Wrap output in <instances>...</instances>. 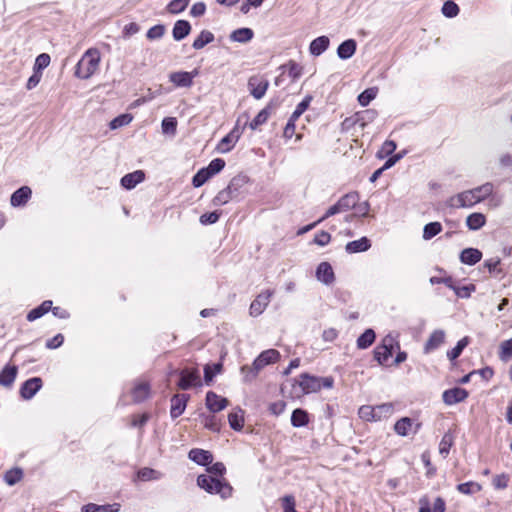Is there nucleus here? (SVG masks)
Here are the masks:
<instances>
[{
    "instance_id": "1",
    "label": "nucleus",
    "mask_w": 512,
    "mask_h": 512,
    "mask_svg": "<svg viewBox=\"0 0 512 512\" xmlns=\"http://www.w3.org/2000/svg\"><path fill=\"white\" fill-rule=\"evenodd\" d=\"M493 188V184L487 182L474 189L451 196L447 199L446 205L454 209L470 208L489 197L493 193Z\"/></svg>"
},
{
    "instance_id": "2",
    "label": "nucleus",
    "mask_w": 512,
    "mask_h": 512,
    "mask_svg": "<svg viewBox=\"0 0 512 512\" xmlns=\"http://www.w3.org/2000/svg\"><path fill=\"white\" fill-rule=\"evenodd\" d=\"M290 385L289 395L291 398L298 399L305 394L315 393L321 389L320 377L302 374L298 379H294L285 384L282 388L285 391Z\"/></svg>"
},
{
    "instance_id": "3",
    "label": "nucleus",
    "mask_w": 512,
    "mask_h": 512,
    "mask_svg": "<svg viewBox=\"0 0 512 512\" xmlns=\"http://www.w3.org/2000/svg\"><path fill=\"white\" fill-rule=\"evenodd\" d=\"M101 55L98 49H88L75 67V76L79 79H89L99 69Z\"/></svg>"
},
{
    "instance_id": "4",
    "label": "nucleus",
    "mask_w": 512,
    "mask_h": 512,
    "mask_svg": "<svg viewBox=\"0 0 512 512\" xmlns=\"http://www.w3.org/2000/svg\"><path fill=\"white\" fill-rule=\"evenodd\" d=\"M197 484L210 494H218L222 499L232 495V487L225 480L218 479L212 475H200L197 478Z\"/></svg>"
},
{
    "instance_id": "5",
    "label": "nucleus",
    "mask_w": 512,
    "mask_h": 512,
    "mask_svg": "<svg viewBox=\"0 0 512 512\" xmlns=\"http://www.w3.org/2000/svg\"><path fill=\"white\" fill-rule=\"evenodd\" d=\"M245 182L244 176H237L232 179L230 184L215 196L213 202L215 205H224L237 196L238 187Z\"/></svg>"
},
{
    "instance_id": "6",
    "label": "nucleus",
    "mask_w": 512,
    "mask_h": 512,
    "mask_svg": "<svg viewBox=\"0 0 512 512\" xmlns=\"http://www.w3.org/2000/svg\"><path fill=\"white\" fill-rule=\"evenodd\" d=\"M201 385V377L198 369L186 368L180 372V381L178 383L179 388L187 390L191 387H200Z\"/></svg>"
},
{
    "instance_id": "7",
    "label": "nucleus",
    "mask_w": 512,
    "mask_h": 512,
    "mask_svg": "<svg viewBox=\"0 0 512 512\" xmlns=\"http://www.w3.org/2000/svg\"><path fill=\"white\" fill-rule=\"evenodd\" d=\"M394 345V339L390 336H386L380 345H378L374 350V358L378 361L379 364L384 365L392 356Z\"/></svg>"
},
{
    "instance_id": "8",
    "label": "nucleus",
    "mask_w": 512,
    "mask_h": 512,
    "mask_svg": "<svg viewBox=\"0 0 512 512\" xmlns=\"http://www.w3.org/2000/svg\"><path fill=\"white\" fill-rule=\"evenodd\" d=\"M198 75V70L195 69L191 72L186 71H178L173 72L169 75V80L176 87H191L193 84V79Z\"/></svg>"
},
{
    "instance_id": "9",
    "label": "nucleus",
    "mask_w": 512,
    "mask_h": 512,
    "mask_svg": "<svg viewBox=\"0 0 512 512\" xmlns=\"http://www.w3.org/2000/svg\"><path fill=\"white\" fill-rule=\"evenodd\" d=\"M228 400L215 392L209 391L206 394V407L212 412H220L228 406Z\"/></svg>"
},
{
    "instance_id": "10",
    "label": "nucleus",
    "mask_w": 512,
    "mask_h": 512,
    "mask_svg": "<svg viewBox=\"0 0 512 512\" xmlns=\"http://www.w3.org/2000/svg\"><path fill=\"white\" fill-rule=\"evenodd\" d=\"M468 397V391L464 388L455 387L443 392L442 398L445 404L454 405L464 401Z\"/></svg>"
},
{
    "instance_id": "11",
    "label": "nucleus",
    "mask_w": 512,
    "mask_h": 512,
    "mask_svg": "<svg viewBox=\"0 0 512 512\" xmlns=\"http://www.w3.org/2000/svg\"><path fill=\"white\" fill-rule=\"evenodd\" d=\"M189 396L186 394H176L171 399L170 414L172 418L179 417L186 408Z\"/></svg>"
},
{
    "instance_id": "12",
    "label": "nucleus",
    "mask_w": 512,
    "mask_h": 512,
    "mask_svg": "<svg viewBox=\"0 0 512 512\" xmlns=\"http://www.w3.org/2000/svg\"><path fill=\"white\" fill-rule=\"evenodd\" d=\"M42 387V380L38 377L27 380L21 387L20 393L24 399H31Z\"/></svg>"
},
{
    "instance_id": "13",
    "label": "nucleus",
    "mask_w": 512,
    "mask_h": 512,
    "mask_svg": "<svg viewBox=\"0 0 512 512\" xmlns=\"http://www.w3.org/2000/svg\"><path fill=\"white\" fill-rule=\"evenodd\" d=\"M316 277L326 285L333 283L335 275L332 266L328 262H321L317 267Z\"/></svg>"
},
{
    "instance_id": "14",
    "label": "nucleus",
    "mask_w": 512,
    "mask_h": 512,
    "mask_svg": "<svg viewBox=\"0 0 512 512\" xmlns=\"http://www.w3.org/2000/svg\"><path fill=\"white\" fill-rule=\"evenodd\" d=\"M420 508L419 512H445L446 503L443 498L437 497L433 503V507H430V503L427 497H422L419 500Z\"/></svg>"
},
{
    "instance_id": "15",
    "label": "nucleus",
    "mask_w": 512,
    "mask_h": 512,
    "mask_svg": "<svg viewBox=\"0 0 512 512\" xmlns=\"http://www.w3.org/2000/svg\"><path fill=\"white\" fill-rule=\"evenodd\" d=\"M145 179V173L142 170H136L132 173H128L121 179V185L125 189H133L137 184L143 182Z\"/></svg>"
},
{
    "instance_id": "16",
    "label": "nucleus",
    "mask_w": 512,
    "mask_h": 512,
    "mask_svg": "<svg viewBox=\"0 0 512 512\" xmlns=\"http://www.w3.org/2000/svg\"><path fill=\"white\" fill-rule=\"evenodd\" d=\"M18 368L15 365H6L0 372V385L10 387L16 379Z\"/></svg>"
},
{
    "instance_id": "17",
    "label": "nucleus",
    "mask_w": 512,
    "mask_h": 512,
    "mask_svg": "<svg viewBox=\"0 0 512 512\" xmlns=\"http://www.w3.org/2000/svg\"><path fill=\"white\" fill-rule=\"evenodd\" d=\"M238 138H239V133L236 129H234L228 135H226L225 137H223L221 139V141L217 145V151L219 153L229 152L236 144Z\"/></svg>"
},
{
    "instance_id": "18",
    "label": "nucleus",
    "mask_w": 512,
    "mask_h": 512,
    "mask_svg": "<svg viewBox=\"0 0 512 512\" xmlns=\"http://www.w3.org/2000/svg\"><path fill=\"white\" fill-rule=\"evenodd\" d=\"M444 340L445 333L443 330L433 331L424 346V352L430 353L431 351L437 349L441 344L444 343Z\"/></svg>"
},
{
    "instance_id": "19",
    "label": "nucleus",
    "mask_w": 512,
    "mask_h": 512,
    "mask_svg": "<svg viewBox=\"0 0 512 512\" xmlns=\"http://www.w3.org/2000/svg\"><path fill=\"white\" fill-rule=\"evenodd\" d=\"M32 191L28 186H23L16 190L11 196V205L14 207L25 204L31 197Z\"/></svg>"
},
{
    "instance_id": "20",
    "label": "nucleus",
    "mask_w": 512,
    "mask_h": 512,
    "mask_svg": "<svg viewBox=\"0 0 512 512\" xmlns=\"http://www.w3.org/2000/svg\"><path fill=\"white\" fill-rule=\"evenodd\" d=\"M356 47V41L353 39H348L339 45L337 49V55L340 59H349L355 54Z\"/></svg>"
},
{
    "instance_id": "21",
    "label": "nucleus",
    "mask_w": 512,
    "mask_h": 512,
    "mask_svg": "<svg viewBox=\"0 0 512 512\" xmlns=\"http://www.w3.org/2000/svg\"><path fill=\"white\" fill-rule=\"evenodd\" d=\"M280 358V353L275 349H268L258 355V369L276 363Z\"/></svg>"
},
{
    "instance_id": "22",
    "label": "nucleus",
    "mask_w": 512,
    "mask_h": 512,
    "mask_svg": "<svg viewBox=\"0 0 512 512\" xmlns=\"http://www.w3.org/2000/svg\"><path fill=\"white\" fill-rule=\"evenodd\" d=\"M330 40L327 36H320L314 39L309 46V51L314 56L321 55L329 47Z\"/></svg>"
},
{
    "instance_id": "23",
    "label": "nucleus",
    "mask_w": 512,
    "mask_h": 512,
    "mask_svg": "<svg viewBox=\"0 0 512 512\" xmlns=\"http://www.w3.org/2000/svg\"><path fill=\"white\" fill-rule=\"evenodd\" d=\"M359 201V194L357 192H350L342 196L338 201V206L341 212H345L354 208Z\"/></svg>"
},
{
    "instance_id": "24",
    "label": "nucleus",
    "mask_w": 512,
    "mask_h": 512,
    "mask_svg": "<svg viewBox=\"0 0 512 512\" xmlns=\"http://www.w3.org/2000/svg\"><path fill=\"white\" fill-rule=\"evenodd\" d=\"M482 258V253L475 248H466L460 254V260L467 265H474Z\"/></svg>"
},
{
    "instance_id": "25",
    "label": "nucleus",
    "mask_w": 512,
    "mask_h": 512,
    "mask_svg": "<svg viewBox=\"0 0 512 512\" xmlns=\"http://www.w3.org/2000/svg\"><path fill=\"white\" fill-rule=\"evenodd\" d=\"M254 37V31L250 28H239L230 34V40L237 43H247Z\"/></svg>"
},
{
    "instance_id": "26",
    "label": "nucleus",
    "mask_w": 512,
    "mask_h": 512,
    "mask_svg": "<svg viewBox=\"0 0 512 512\" xmlns=\"http://www.w3.org/2000/svg\"><path fill=\"white\" fill-rule=\"evenodd\" d=\"M189 458L200 465H207L213 460L212 454L202 449H192L189 452Z\"/></svg>"
},
{
    "instance_id": "27",
    "label": "nucleus",
    "mask_w": 512,
    "mask_h": 512,
    "mask_svg": "<svg viewBox=\"0 0 512 512\" xmlns=\"http://www.w3.org/2000/svg\"><path fill=\"white\" fill-rule=\"evenodd\" d=\"M191 30V26L188 21L178 20L173 27V37L175 40L179 41L184 39Z\"/></svg>"
},
{
    "instance_id": "28",
    "label": "nucleus",
    "mask_w": 512,
    "mask_h": 512,
    "mask_svg": "<svg viewBox=\"0 0 512 512\" xmlns=\"http://www.w3.org/2000/svg\"><path fill=\"white\" fill-rule=\"evenodd\" d=\"M309 423V415L307 411L297 408L292 412L291 424L293 427H304Z\"/></svg>"
},
{
    "instance_id": "29",
    "label": "nucleus",
    "mask_w": 512,
    "mask_h": 512,
    "mask_svg": "<svg viewBox=\"0 0 512 512\" xmlns=\"http://www.w3.org/2000/svg\"><path fill=\"white\" fill-rule=\"evenodd\" d=\"M486 223V217L482 213H472L466 218V225L470 230H478Z\"/></svg>"
},
{
    "instance_id": "30",
    "label": "nucleus",
    "mask_w": 512,
    "mask_h": 512,
    "mask_svg": "<svg viewBox=\"0 0 512 512\" xmlns=\"http://www.w3.org/2000/svg\"><path fill=\"white\" fill-rule=\"evenodd\" d=\"M370 248V242L366 237L347 243L345 249L348 253L364 252Z\"/></svg>"
},
{
    "instance_id": "31",
    "label": "nucleus",
    "mask_w": 512,
    "mask_h": 512,
    "mask_svg": "<svg viewBox=\"0 0 512 512\" xmlns=\"http://www.w3.org/2000/svg\"><path fill=\"white\" fill-rule=\"evenodd\" d=\"M228 422L232 429L241 430L244 424V412L241 409H235L228 415Z\"/></svg>"
},
{
    "instance_id": "32",
    "label": "nucleus",
    "mask_w": 512,
    "mask_h": 512,
    "mask_svg": "<svg viewBox=\"0 0 512 512\" xmlns=\"http://www.w3.org/2000/svg\"><path fill=\"white\" fill-rule=\"evenodd\" d=\"M359 417L366 421L381 420L382 415L376 413V408L370 405H363L358 411Z\"/></svg>"
},
{
    "instance_id": "33",
    "label": "nucleus",
    "mask_w": 512,
    "mask_h": 512,
    "mask_svg": "<svg viewBox=\"0 0 512 512\" xmlns=\"http://www.w3.org/2000/svg\"><path fill=\"white\" fill-rule=\"evenodd\" d=\"M119 510L120 504L118 503L101 506L90 503L82 507V512H118Z\"/></svg>"
},
{
    "instance_id": "34",
    "label": "nucleus",
    "mask_w": 512,
    "mask_h": 512,
    "mask_svg": "<svg viewBox=\"0 0 512 512\" xmlns=\"http://www.w3.org/2000/svg\"><path fill=\"white\" fill-rule=\"evenodd\" d=\"M412 425V419L403 417L395 423L394 430L400 436H408L412 429Z\"/></svg>"
},
{
    "instance_id": "35",
    "label": "nucleus",
    "mask_w": 512,
    "mask_h": 512,
    "mask_svg": "<svg viewBox=\"0 0 512 512\" xmlns=\"http://www.w3.org/2000/svg\"><path fill=\"white\" fill-rule=\"evenodd\" d=\"M51 309H52V301H49V300L44 301L39 307L32 309L28 313L27 319L29 321H34V320L40 318L41 316H43L44 314H46Z\"/></svg>"
},
{
    "instance_id": "36",
    "label": "nucleus",
    "mask_w": 512,
    "mask_h": 512,
    "mask_svg": "<svg viewBox=\"0 0 512 512\" xmlns=\"http://www.w3.org/2000/svg\"><path fill=\"white\" fill-rule=\"evenodd\" d=\"M150 387L146 382H139L135 385L132 394L135 401H143L149 396Z\"/></svg>"
},
{
    "instance_id": "37",
    "label": "nucleus",
    "mask_w": 512,
    "mask_h": 512,
    "mask_svg": "<svg viewBox=\"0 0 512 512\" xmlns=\"http://www.w3.org/2000/svg\"><path fill=\"white\" fill-rule=\"evenodd\" d=\"M374 340H375V332L372 329H367V330H365L364 333H362L358 337V339H357V347L359 349H366L370 345H372Z\"/></svg>"
},
{
    "instance_id": "38",
    "label": "nucleus",
    "mask_w": 512,
    "mask_h": 512,
    "mask_svg": "<svg viewBox=\"0 0 512 512\" xmlns=\"http://www.w3.org/2000/svg\"><path fill=\"white\" fill-rule=\"evenodd\" d=\"M214 40V35L206 30H203L193 42L194 49H202L205 45L211 43Z\"/></svg>"
},
{
    "instance_id": "39",
    "label": "nucleus",
    "mask_w": 512,
    "mask_h": 512,
    "mask_svg": "<svg viewBox=\"0 0 512 512\" xmlns=\"http://www.w3.org/2000/svg\"><path fill=\"white\" fill-rule=\"evenodd\" d=\"M482 486L474 481H469L465 483H461L457 485L458 492L465 494V495H471L474 493H477L481 491Z\"/></svg>"
},
{
    "instance_id": "40",
    "label": "nucleus",
    "mask_w": 512,
    "mask_h": 512,
    "mask_svg": "<svg viewBox=\"0 0 512 512\" xmlns=\"http://www.w3.org/2000/svg\"><path fill=\"white\" fill-rule=\"evenodd\" d=\"M442 231V225L440 222H431L424 226L423 238L430 240Z\"/></svg>"
},
{
    "instance_id": "41",
    "label": "nucleus",
    "mask_w": 512,
    "mask_h": 512,
    "mask_svg": "<svg viewBox=\"0 0 512 512\" xmlns=\"http://www.w3.org/2000/svg\"><path fill=\"white\" fill-rule=\"evenodd\" d=\"M23 477V472L19 468H13L5 473L4 480L9 486L18 483Z\"/></svg>"
},
{
    "instance_id": "42",
    "label": "nucleus",
    "mask_w": 512,
    "mask_h": 512,
    "mask_svg": "<svg viewBox=\"0 0 512 512\" xmlns=\"http://www.w3.org/2000/svg\"><path fill=\"white\" fill-rule=\"evenodd\" d=\"M469 344L468 337H464L458 341L457 345L447 352V357L453 361L460 356L463 349Z\"/></svg>"
},
{
    "instance_id": "43",
    "label": "nucleus",
    "mask_w": 512,
    "mask_h": 512,
    "mask_svg": "<svg viewBox=\"0 0 512 512\" xmlns=\"http://www.w3.org/2000/svg\"><path fill=\"white\" fill-rule=\"evenodd\" d=\"M499 357L504 362H507L512 358V338L505 340L500 344Z\"/></svg>"
},
{
    "instance_id": "44",
    "label": "nucleus",
    "mask_w": 512,
    "mask_h": 512,
    "mask_svg": "<svg viewBox=\"0 0 512 512\" xmlns=\"http://www.w3.org/2000/svg\"><path fill=\"white\" fill-rule=\"evenodd\" d=\"M211 177V173H209L206 168H202L194 175L192 179V184L196 188L201 187Z\"/></svg>"
},
{
    "instance_id": "45",
    "label": "nucleus",
    "mask_w": 512,
    "mask_h": 512,
    "mask_svg": "<svg viewBox=\"0 0 512 512\" xmlns=\"http://www.w3.org/2000/svg\"><path fill=\"white\" fill-rule=\"evenodd\" d=\"M453 436L450 433L444 434L439 444V453L446 457L449 453L451 446L453 445Z\"/></svg>"
},
{
    "instance_id": "46",
    "label": "nucleus",
    "mask_w": 512,
    "mask_h": 512,
    "mask_svg": "<svg viewBox=\"0 0 512 512\" xmlns=\"http://www.w3.org/2000/svg\"><path fill=\"white\" fill-rule=\"evenodd\" d=\"M449 288L452 289L458 297L468 298L471 293L475 291V285L470 284L466 286H456L449 285Z\"/></svg>"
},
{
    "instance_id": "47",
    "label": "nucleus",
    "mask_w": 512,
    "mask_h": 512,
    "mask_svg": "<svg viewBox=\"0 0 512 512\" xmlns=\"http://www.w3.org/2000/svg\"><path fill=\"white\" fill-rule=\"evenodd\" d=\"M221 370H222V364H220V363L214 364L213 366L206 365L204 367V379H205V382L207 384H209L213 380V377L216 374H219L221 372Z\"/></svg>"
},
{
    "instance_id": "48",
    "label": "nucleus",
    "mask_w": 512,
    "mask_h": 512,
    "mask_svg": "<svg viewBox=\"0 0 512 512\" xmlns=\"http://www.w3.org/2000/svg\"><path fill=\"white\" fill-rule=\"evenodd\" d=\"M377 95L375 88H368L358 96V102L361 106H367Z\"/></svg>"
},
{
    "instance_id": "49",
    "label": "nucleus",
    "mask_w": 512,
    "mask_h": 512,
    "mask_svg": "<svg viewBox=\"0 0 512 512\" xmlns=\"http://www.w3.org/2000/svg\"><path fill=\"white\" fill-rule=\"evenodd\" d=\"M312 100L311 96H306L297 106L294 112L292 113L290 119L297 120L309 107L310 102Z\"/></svg>"
},
{
    "instance_id": "50",
    "label": "nucleus",
    "mask_w": 512,
    "mask_h": 512,
    "mask_svg": "<svg viewBox=\"0 0 512 512\" xmlns=\"http://www.w3.org/2000/svg\"><path fill=\"white\" fill-rule=\"evenodd\" d=\"M132 120H133L132 115H130V114H122V115L114 118L110 122V128L111 129H118L120 127H123V126H126V125L130 124Z\"/></svg>"
},
{
    "instance_id": "51",
    "label": "nucleus",
    "mask_w": 512,
    "mask_h": 512,
    "mask_svg": "<svg viewBox=\"0 0 512 512\" xmlns=\"http://www.w3.org/2000/svg\"><path fill=\"white\" fill-rule=\"evenodd\" d=\"M188 3L189 0H172L167 6V10L172 14H178L186 9Z\"/></svg>"
},
{
    "instance_id": "52",
    "label": "nucleus",
    "mask_w": 512,
    "mask_h": 512,
    "mask_svg": "<svg viewBox=\"0 0 512 512\" xmlns=\"http://www.w3.org/2000/svg\"><path fill=\"white\" fill-rule=\"evenodd\" d=\"M442 13L449 18L455 17L459 13V7L455 2L448 0L442 6Z\"/></svg>"
},
{
    "instance_id": "53",
    "label": "nucleus",
    "mask_w": 512,
    "mask_h": 512,
    "mask_svg": "<svg viewBox=\"0 0 512 512\" xmlns=\"http://www.w3.org/2000/svg\"><path fill=\"white\" fill-rule=\"evenodd\" d=\"M51 58L48 54L42 53L37 56L33 70L41 72L43 69H45L50 64Z\"/></svg>"
},
{
    "instance_id": "54",
    "label": "nucleus",
    "mask_w": 512,
    "mask_h": 512,
    "mask_svg": "<svg viewBox=\"0 0 512 512\" xmlns=\"http://www.w3.org/2000/svg\"><path fill=\"white\" fill-rule=\"evenodd\" d=\"M161 477V474L150 468H143L138 472V478L143 481L156 480Z\"/></svg>"
},
{
    "instance_id": "55",
    "label": "nucleus",
    "mask_w": 512,
    "mask_h": 512,
    "mask_svg": "<svg viewBox=\"0 0 512 512\" xmlns=\"http://www.w3.org/2000/svg\"><path fill=\"white\" fill-rule=\"evenodd\" d=\"M203 424L204 427L213 431V432H219L220 431V423L216 416L214 415H207L203 417Z\"/></svg>"
},
{
    "instance_id": "56",
    "label": "nucleus",
    "mask_w": 512,
    "mask_h": 512,
    "mask_svg": "<svg viewBox=\"0 0 512 512\" xmlns=\"http://www.w3.org/2000/svg\"><path fill=\"white\" fill-rule=\"evenodd\" d=\"M272 295V290H266L258 294V313H261L266 308Z\"/></svg>"
},
{
    "instance_id": "57",
    "label": "nucleus",
    "mask_w": 512,
    "mask_h": 512,
    "mask_svg": "<svg viewBox=\"0 0 512 512\" xmlns=\"http://www.w3.org/2000/svg\"><path fill=\"white\" fill-rule=\"evenodd\" d=\"M509 476L507 474L495 475L492 479V484L495 489H505L508 486Z\"/></svg>"
},
{
    "instance_id": "58",
    "label": "nucleus",
    "mask_w": 512,
    "mask_h": 512,
    "mask_svg": "<svg viewBox=\"0 0 512 512\" xmlns=\"http://www.w3.org/2000/svg\"><path fill=\"white\" fill-rule=\"evenodd\" d=\"M225 167V161L220 158H216L210 162V164L205 167L211 176L217 174Z\"/></svg>"
},
{
    "instance_id": "59",
    "label": "nucleus",
    "mask_w": 512,
    "mask_h": 512,
    "mask_svg": "<svg viewBox=\"0 0 512 512\" xmlns=\"http://www.w3.org/2000/svg\"><path fill=\"white\" fill-rule=\"evenodd\" d=\"M277 106H278V102L275 101V102H271L266 108L261 110L258 113V125L265 122L268 119V117L270 116V114L272 113V111H274Z\"/></svg>"
},
{
    "instance_id": "60",
    "label": "nucleus",
    "mask_w": 512,
    "mask_h": 512,
    "mask_svg": "<svg viewBox=\"0 0 512 512\" xmlns=\"http://www.w3.org/2000/svg\"><path fill=\"white\" fill-rule=\"evenodd\" d=\"M177 121L175 118H165L162 121V130L164 133L174 135L176 133Z\"/></svg>"
},
{
    "instance_id": "61",
    "label": "nucleus",
    "mask_w": 512,
    "mask_h": 512,
    "mask_svg": "<svg viewBox=\"0 0 512 512\" xmlns=\"http://www.w3.org/2000/svg\"><path fill=\"white\" fill-rule=\"evenodd\" d=\"M302 74V67L294 62V61H290L288 63V75L290 78H292V80H296L297 78H299Z\"/></svg>"
},
{
    "instance_id": "62",
    "label": "nucleus",
    "mask_w": 512,
    "mask_h": 512,
    "mask_svg": "<svg viewBox=\"0 0 512 512\" xmlns=\"http://www.w3.org/2000/svg\"><path fill=\"white\" fill-rule=\"evenodd\" d=\"M164 26L162 25H155L151 27L147 32V38L150 40L159 39L164 35Z\"/></svg>"
},
{
    "instance_id": "63",
    "label": "nucleus",
    "mask_w": 512,
    "mask_h": 512,
    "mask_svg": "<svg viewBox=\"0 0 512 512\" xmlns=\"http://www.w3.org/2000/svg\"><path fill=\"white\" fill-rule=\"evenodd\" d=\"M331 240V235L326 231H320L314 237V243L319 246L327 245Z\"/></svg>"
},
{
    "instance_id": "64",
    "label": "nucleus",
    "mask_w": 512,
    "mask_h": 512,
    "mask_svg": "<svg viewBox=\"0 0 512 512\" xmlns=\"http://www.w3.org/2000/svg\"><path fill=\"white\" fill-rule=\"evenodd\" d=\"M41 78H42V73L33 70V74L29 77V79L26 83V88L28 90H32L40 83Z\"/></svg>"
}]
</instances>
